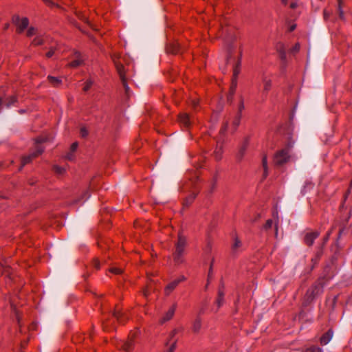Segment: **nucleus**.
<instances>
[{"label":"nucleus","instance_id":"1","mask_svg":"<svg viewBox=\"0 0 352 352\" xmlns=\"http://www.w3.org/2000/svg\"><path fill=\"white\" fill-rule=\"evenodd\" d=\"M236 46L233 45L232 46L228 48V62H231L232 60V67H233V77L232 79V83L230 86V96H233L237 86V77L239 74L240 73V67L241 64V52H240L238 56H233L232 57V52L234 51Z\"/></svg>","mask_w":352,"mask_h":352},{"label":"nucleus","instance_id":"2","mask_svg":"<svg viewBox=\"0 0 352 352\" xmlns=\"http://www.w3.org/2000/svg\"><path fill=\"white\" fill-rule=\"evenodd\" d=\"M186 244V239L179 234L175 244V250L173 253V260L175 264L179 265L184 262V253Z\"/></svg>","mask_w":352,"mask_h":352},{"label":"nucleus","instance_id":"3","mask_svg":"<svg viewBox=\"0 0 352 352\" xmlns=\"http://www.w3.org/2000/svg\"><path fill=\"white\" fill-rule=\"evenodd\" d=\"M45 141H46V140L43 138H38L36 139V146L35 151H34L29 155L24 156L22 158L21 168L25 164L30 163L32 159L36 157L37 156H38L39 155H41L42 153V152L43 151V147L41 145V143L45 142Z\"/></svg>","mask_w":352,"mask_h":352},{"label":"nucleus","instance_id":"4","mask_svg":"<svg viewBox=\"0 0 352 352\" xmlns=\"http://www.w3.org/2000/svg\"><path fill=\"white\" fill-rule=\"evenodd\" d=\"M290 158L288 148H283L277 151L274 156V162L276 165L281 166L287 162Z\"/></svg>","mask_w":352,"mask_h":352},{"label":"nucleus","instance_id":"5","mask_svg":"<svg viewBox=\"0 0 352 352\" xmlns=\"http://www.w3.org/2000/svg\"><path fill=\"white\" fill-rule=\"evenodd\" d=\"M12 21L16 26L19 33H21L28 27L29 23L28 19L26 17L21 19L18 16H14Z\"/></svg>","mask_w":352,"mask_h":352},{"label":"nucleus","instance_id":"6","mask_svg":"<svg viewBox=\"0 0 352 352\" xmlns=\"http://www.w3.org/2000/svg\"><path fill=\"white\" fill-rule=\"evenodd\" d=\"M322 286L320 283L316 284L307 290L305 297L308 300H312L316 296L322 292Z\"/></svg>","mask_w":352,"mask_h":352},{"label":"nucleus","instance_id":"7","mask_svg":"<svg viewBox=\"0 0 352 352\" xmlns=\"http://www.w3.org/2000/svg\"><path fill=\"white\" fill-rule=\"evenodd\" d=\"M186 279L184 276H181L179 278L171 281L167 285L164 289V293L166 296H168L179 285V283L184 281Z\"/></svg>","mask_w":352,"mask_h":352},{"label":"nucleus","instance_id":"8","mask_svg":"<svg viewBox=\"0 0 352 352\" xmlns=\"http://www.w3.org/2000/svg\"><path fill=\"white\" fill-rule=\"evenodd\" d=\"M115 65H116V67L117 72H118V74L120 76V80L122 81V83L123 86L124 87L126 90H128L129 87H128L127 83H126V76H125L124 67L123 66V65H122L120 63H118L117 62L115 63Z\"/></svg>","mask_w":352,"mask_h":352},{"label":"nucleus","instance_id":"9","mask_svg":"<svg viewBox=\"0 0 352 352\" xmlns=\"http://www.w3.org/2000/svg\"><path fill=\"white\" fill-rule=\"evenodd\" d=\"M177 305L176 304L173 305L164 314V315L160 318V322L163 324L168 320H170L174 316L175 311L176 310Z\"/></svg>","mask_w":352,"mask_h":352},{"label":"nucleus","instance_id":"10","mask_svg":"<svg viewBox=\"0 0 352 352\" xmlns=\"http://www.w3.org/2000/svg\"><path fill=\"white\" fill-rule=\"evenodd\" d=\"M319 233L318 232H307L305 236V243L307 245H311L314 240L318 238Z\"/></svg>","mask_w":352,"mask_h":352},{"label":"nucleus","instance_id":"11","mask_svg":"<svg viewBox=\"0 0 352 352\" xmlns=\"http://www.w3.org/2000/svg\"><path fill=\"white\" fill-rule=\"evenodd\" d=\"M333 334V332L331 329H329L327 332L323 334L320 339V344L323 346L327 344L332 339Z\"/></svg>","mask_w":352,"mask_h":352},{"label":"nucleus","instance_id":"12","mask_svg":"<svg viewBox=\"0 0 352 352\" xmlns=\"http://www.w3.org/2000/svg\"><path fill=\"white\" fill-rule=\"evenodd\" d=\"M83 62L82 56L80 53H75V60L69 63V66L72 67H77L80 65Z\"/></svg>","mask_w":352,"mask_h":352},{"label":"nucleus","instance_id":"13","mask_svg":"<svg viewBox=\"0 0 352 352\" xmlns=\"http://www.w3.org/2000/svg\"><path fill=\"white\" fill-rule=\"evenodd\" d=\"M179 121L185 127H188L190 123L189 116L186 113L180 114L179 116Z\"/></svg>","mask_w":352,"mask_h":352},{"label":"nucleus","instance_id":"14","mask_svg":"<svg viewBox=\"0 0 352 352\" xmlns=\"http://www.w3.org/2000/svg\"><path fill=\"white\" fill-rule=\"evenodd\" d=\"M263 92L267 93L272 87V80L266 77L263 78Z\"/></svg>","mask_w":352,"mask_h":352},{"label":"nucleus","instance_id":"15","mask_svg":"<svg viewBox=\"0 0 352 352\" xmlns=\"http://www.w3.org/2000/svg\"><path fill=\"white\" fill-rule=\"evenodd\" d=\"M304 352H322V349L317 346L311 345L305 347L303 350Z\"/></svg>","mask_w":352,"mask_h":352},{"label":"nucleus","instance_id":"16","mask_svg":"<svg viewBox=\"0 0 352 352\" xmlns=\"http://www.w3.org/2000/svg\"><path fill=\"white\" fill-rule=\"evenodd\" d=\"M201 327V322L200 318H197L192 324V331L195 333H197Z\"/></svg>","mask_w":352,"mask_h":352},{"label":"nucleus","instance_id":"17","mask_svg":"<svg viewBox=\"0 0 352 352\" xmlns=\"http://www.w3.org/2000/svg\"><path fill=\"white\" fill-rule=\"evenodd\" d=\"M47 79L49 82L54 86H58L61 82V80L56 77L49 76Z\"/></svg>","mask_w":352,"mask_h":352},{"label":"nucleus","instance_id":"18","mask_svg":"<svg viewBox=\"0 0 352 352\" xmlns=\"http://www.w3.org/2000/svg\"><path fill=\"white\" fill-rule=\"evenodd\" d=\"M133 344V342L132 340L125 342L122 346V349L125 351H130V350L132 349Z\"/></svg>","mask_w":352,"mask_h":352},{"label":"nucleus","instance_id":"19","mask_svg":"<svg viewBox=\"0 0 352 352\" xmlns=\"http://www.w3.org/2000/svg\"><path fill=\"white\" fill-rule=\"evenodd\" d=\"M34 45H39L44 43V39L43 37L37 36L32 42Z\"/></svg>","mask_w":352,"mask_h":352},{"label":"nucleus","instance_id":"20","mask_svg":"<svg viewBox=\"0 0 352 352\" xmlns=\"http://www.w3.org/2000/svg\"><path fill=\"white\" fill-rule=\"evenodd\" d=\"M176 340H173L172 342H169L170 346L166 352H173L176 348Z\"/></svg>","mask_w":352,"mask_h":352},{"label":"nucleus","instance_id":"21","mask_svg":"<svg viewBox=\"0 0 352 352\" xmlns=\"http://www.w3.org/2000/svg\"><path fill=\"white\" fill-rule=\"evenodd\" d=\"M168 52L172 54H177L179 52V50L177 45H174L173 46H170L167 49Z\"/></svg>","mask_w":352,"mask_h":352},{"label":"nucleus","instance_id":"22","mask_svg":"<svg viewBox=\"0 0 352 352\" xmlns=\"http://www.w3.org/2000/svg\"><path fill=\"white\" fill-rule=\"evenodd\" d=\"M241 116L237 115L235 116L234 120H233V126H234V130L236 129V127L239 125L240 120H241Z\"/></svg>","mask_w":352,"mask_h":352},{"label":"nucleus","instance_id":"23","mask_svg":"<svg viewBox=\"0 0 352 352\" xmlns=\"http://www.w3.org/2000/svg\"><path fill=\"white\" fill-rule=\"evenodd\" d=\"M122 313H121L120 311H115L113 313V316L120 322H123L122 320Z\"/></svg>","mask_w":352,"mask_h":352},{"label":"nucleus","instance_id":"24","mask_svg":"<svg viewBox=\"0 0 352 352\" xmlns=\"http://www.w3.org/2000/svg\"><path fill=\"white\" fill-rule=\"evenodd\" d=\"M262 164H263V169H264V175H265V176H266L267 175V160L266 156H264L263 157Z\"/></svg>","mask_w":352,"mask_h":352},{"label":"nucleus","instance_id":"25","mask_svg":"<svg viewBox=\"0 0 352 352\" xmlns=\"http://www.w3.org/2000/svg\"><path fill=\"white\" fill-rule=\"evenodd\" d=\"M92 85H93V81L90 79L87 80L85 83L83 90L85 91H88L90 89V87L92 86Z\"/></svg>","mask_w":352,"mask_h":352},{"label":"nucleus","instance_id":"26","mask_svg":"<svg viewBox=\"0 0 352 352\" xmlns=\"http://www.w3.org/2000/svg\"><path fill=\"white\" fill-rule=\"evenodd\" d=\"M244 108H245V106H244L243 100L241 98V101H240V103L239 104V107H238L237 115L241 116L242 111L244 109Z\"/></svg>","mask_w":352,"mask_h":352},{"label":"nucleus","instance_id":"27","mask_svg":"<svg viewBox=\"0 0 352 352\" xmlns=\"http://www.w3.org/2000/svg\"><path fill=\"white\" fill-rule=\"evenodd\" d=\"M182 331V329H173L170 334V342H172L174 339V337L175 336L176 334H177L178 333L181 332Z\"/></svg>","mask_w":352,"mask_h":352},{"label":"nucleus","instance_id":"28","mask_svg":"<svg viewBox=\"0 0 352 352\" xmlns=\"http://www.w3.org/2000/svg\"><path fill=\"white\" fill-rule=\"evenodd\" d=\"M241 241L239 239L236 238L233 244V250H236V249L239 248L241 247Z\"/></svg>","mask_w":352,"mask_h":352},{"label":"nucleus","instance_id":"29","mask_svg":"<svg viewBox=\"0 0 352 352\" xmlns=\"http://www.w3.org/2000/svg\"><path fill=\"white\" fill-rule=\"evenodd\" d=\"M16 101L15 96H11L8 101L6 102V106L7 107H10L11 105L14 104L15 102Z\"/></svg>","mask_w":352,"mask_h":352},{"label":"nucleus","instance_id":"30","mask_svg":"<svg viewBox=\"0 0 352 352\" xmlns=\"http://www.w3.org/2000/svg\"><path fill=\"white\" fill-rule=\"evenodd\" d=\"M195 198V195H191L190 197H188L186 199L184 204L186 206L190 205L192 202V201L194 200Z\"/></svg>","mask_w":352,"mask_h":352},{"label":"nucleus","instance_id":"31","mask_svg":"<svg viewBox=\"0 0 352 352\" xmlns=\"http://www.w3.org/2000/svg\"><path fill=\"white\" fill-rule=\"evenodd\" d=\"M36 32V30L34 28H30L28 30L27 36H32L34 35Z\"/></svg>","mask_w":352,"mask_h":352},{"label":"nucleus","instance_id":"32","mask_svg":"<svg viewBox=\"0 0 352 352\" xmlns=\"http://www.w3.org/2000/svg\"><path fill=\"white\" fill-rule=\"evenodd\" d=\"M273 224V221L272 219H268L265 224L264 225V229L268 230L272 228Z\"/></svg>","mask_w":352,"mask_h":352},{"label":"nucleus","instance_id":"33","mask_svg":"<svg viewBox=\"0 0 352 352\" xmlns=\"http://www.w3.org/2000/svg\"><path fill=\"white\" fill-rule=\"evenodd\" d=\"M54 170L56 173L58 174H62L65 171V169L63 168L60 167L58 166H54Z\"/></svg>","mask_w":352,"mask_h":352},{"label":"nucleus","instance_id":"34","mask_svg":"<svg viewBox=\"0 0 352 352\" xmlns=\"http://www.w3.org/2000/svg\"><path fill=\"white\" fill-rule=\"evenodd\" d=\"M110 272L116 274H119L122 273V270L118 267H112L110 269Z\"/></svg>","mask_w":352,"mask_h":352},{"label":"nucleus","instance_id":"35","mask_svg":"<svg viewBox=\"0 0 352 352\" xmlns=\"http://www.w3.org/2000/svg\"><path fill=\"white\" fill-rule=\"evenodd\" d=\"M338 10H339V16L340 19H343V11L341 9V1L338 0Z\"/></svg>","mask_w":352,"mask_h":352},{"label":"nucleus","instance_id":"36","mask_svg":"<svg viewBox=\"0 0 352 352\" xmlns=\"http://www.w3.org/2000/svg\"><path fill=\"white\" fill-rule=\"evenodd\" d=\"M78 143L77 142H74L73 143L72 145H71V147H70V151L72 152H75L78 148Z\"/></svg>","mask_w":352,"mask_h":352},{"label":"nucleus","instance_id":"37","mask_svg":"<svg viewBox=\"0 0 352 352\" xmlns=\"http://www.w3.org/2000/svg\"><path fill=\"white\" fill-rule=\"evenodd\" d=\"M227 127H228V123H225L224 125L221 129L220 133L223 135L227 130Z\"/></svg>","mask_w":352,"mask_h":352},{"label":"nucleus","instance_id":"38","mask_svg":"<svg viewBox=\"0 0 352 352\" xmlns=\"http://www.w3.org/2000/svg\"><path fill=\"white\" fill-rule=\"evenodd\" d=\"M223 298H220L218 296V298L217 299V305L218 307H220L221 306V305L223 304Z\"/></svg>","mask_w":352,"mask_h":352},{"label":"nucleus","instance_id":"39","mask_svg":"<svg viewBox=\"0 0 352 352\" xmlns=\"http://www.w3.org/2000/svg\"><path fill=\"white\" fill-rule=\"evenodd\" d=\"M74 152H72L71 151L67 154L66 158L69 160H72L74 159Z\"/></svg>","mask_w":352,"mask_h":352},{"label":"nucleus","instance_id":"40","mask_svg":"<svg viewBox=\"0 0 352 352\" xmlns=\"http://www.w3.org/2000/svg\"><path fill=\"white\" fill-rule=\"evenodd\" d=\"M54 54V50L52 48V49H50V51H48V52H47V54H46V56H47V58H50V57H52Z\"/></svg>","mask_w":352,"mask_h":352},{"label":"nucleus","instance_id":"41","mask_svg":"<svg viewBox=\"0 0 352 352\" xmlns=\"http://www.w3.org/2000/svg\"><path fill=\"white\" fill-rule=\"evenodd\" d=\"M80 134H81V135H82V137H85V136H87V135L88 132H87V131L85 128H82V129H80Z\"/></svg>","mask_w":352,"mask_h":352},{"label":"nucleus","instance_id":"42","mask_svg":"<svg viewBox=\"0 0 352 352\" xmlns=\"http://www.w3.org/2000/svg\"><path fill=\"white\" fill-rule=\"evenodd\" d=\"M100 261L98 259L94 261V265L96 269H100Z\"/></svg>","mask_w":352,"mask_h":352},{"label":"nucleus","instance_id":"43","mask_svg":"<svg viewBox=\"0 0 352 352\" xmlns=\"http://www.w3.org/2000/svg\"><path fill=\"white\" fill-rule=\"evenodd\" d=\"M300 50V45L298 43H296L294 47L292 48L293 52H296Z\"/></svg>","mask_w":352,"mask_h":352},{"label":"nucleus","instance_id":"44","mask_svg":"<svg viewBox=\"0 0 352 352\" xmlns=\"http://www.w3.org/2000/svg\"><path fill=\"white\" fill-rule=\"evenodd\" d=\"M218 296L220 297V298H223L224 297V292H223V289H219Z\"/></svg>","mask_w":352,"mask_h":352},{"label":"nucleus","instance_id":"45","mask_svg":"<svg viewBox=\"0 0 352 352\" xmlns=\"http://www.w3.org/2000/svg\"><path fill=\"white\" fill-rule=\"evenodd\" d=\"M215 156L217 159H220L221 158V152L219 150H216L215 151Z\"/></svg>","mask_w":352,"mask_h":352},{"label":"nucleus","instance_id":"46","mask_svg":"<svg viewBox=\"0 0 352 352\" xmlns=\"http://www.w3.org/2000/svg\"><path fill=\"white\" fill-rule=\"evenodd\" d=\"M199 104V101L197 100H192V105L193 107H196L197 105Z\"/></svg>","mask_w":352,"mask_h":352},{"label":"nucleus","instance_id":"47","mask_svg":"<svg viewBox=\"0 0 352 352\" xmlns=\"http://www.w3.org/2000/svg\"><path fill=\"white\" fill-rule=\"evenodd\" d=\"M246 145H243L240 150L241 155L242 156L245 151Z\"/></svg>","mask_w":352,"mask_h":352},{"label":"nucleus","instance_id":"48","mask_svg":"<svg viewBox=\"0 0 352 352\" xmlns=\"http://www.w3.org/2000/svg\"><path fill=\"white\" fill-rule=\"evenodd\" d=\"M329 16V14L328 13V12L327 10H324V18L325 19H327Z\"/></svg>","mask_w":352,"mask_h":352},{"label":"nucleus","instance_id":"49","mask_svg":"<svg viewBox=\"0 0 352 352\" xmlns=\"http://www.w3.org/2000/svg\"><path fill=\"white\" fill-rule=\"evenodd\" d=\"M143 294H144V296H146V297L148 295V289H144V291H143Z\"/></svg>","mask_w":352,"mask_h":352},{"label":"nucleus","instance_id":"50","mask_svg":"<svg viewBox=\"0 0 352 352\" xmlns=\"http://www.w3.org/2000/svg\"><path fill=\"white\" fill-rule=\"evenodd\" d=\"M296 6H297V3H295V2H293V3H292L290 4V7H291L292 8H295Z\"/></svg>","mask_w":352,"mask_h":352},{"label":"nucleus","instance_id":"51","mask_svg":"<svg viewBox=\"0 0 352 352\" xmlns=\"http://www.w3.org/2000/svg\"><path fill=\"white\" fill-rule=\"evenodd\" d=\"M43 1H44V2H45L46 4H47V5H50H50H52V3L51 2V1H50V0H43Z\"/></svg>","mask_w":352,"mask_h":352},{"label":"nucleus","instance_id":"52","mask_svg":"<svg viewBox=\"0 0 352 352\" xmlns=\"http://www.w3.org/2000/svg\"><path fill=\"white\" fill-rule=\"evenodd\" d=\"M84 196L86 197L87 198L89 197V194L88 191L85 192Z\"/></svg>","mask_w":352,"mask_h":352},{"label":"nucleus","instance_id":"53","mask_svg":"<svg viewBox=\"0 0 352 352\" xmlns=\"http://www.w3.org/2000/svg\"><path fill=\"white\" fill-rule=\"evenodd\" d=\"M281 1L285 5L287 4V0H281Z\"/></svg>","mask_w":352,"mask_h":352},{"label":"nucleus","instance_id":"54","mask_svg":"<svg viewBox=\"0 0 352 352\" xmlns=\"http://www.w3.org/2000/svg\"><path fill=\"white\" fill-rule=\"evenodd\" d=\"M8 26H9V25H8V24H6V25H5V28H5V29H7V28H8Z\"/></svg>","mask_w":352,"mask_h":352},{"label":"nucleus","instance_id":"55","mask_svg":"<svg viewBox=\"0 0 352 352\" xmlns=\"http://www.w3.org/2000/svg\"><path fill=\"white\" fill-rule=\"evenodd\" d=\"M295 27L294 26H292L291 27V31H292L293 30H294Z\"/></svg>","mask_w":352,"mask_h":352}]
</instances>
